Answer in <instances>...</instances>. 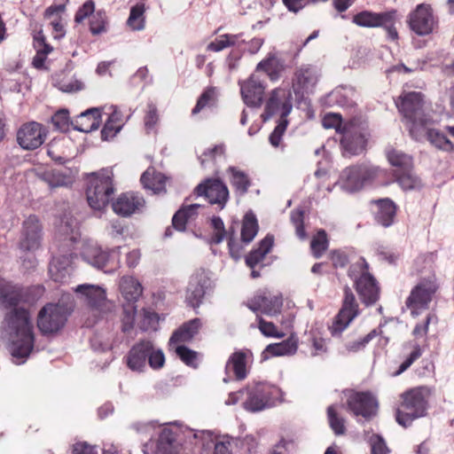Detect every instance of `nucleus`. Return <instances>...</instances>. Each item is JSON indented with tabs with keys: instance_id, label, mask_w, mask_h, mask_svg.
I'll use <instances>...</instances> for the list:
<instances>
[{
	"instance_id": "obj_17",
	"label": "nucleus",
	"mask_w": 454,
	"mask_h": 454,
	"mask_svg": "<svg viewBox=\"0 0 454 454\" xmlns=\"http://www.w3.org/2000/svg\"><path fill=\"white\" fill-rule=\"evenodd\" d=\"M43 226L39 218L30 215L22 223L20 248L24 251H35L41 246Z\"/></svg>"
},
{
	"instance_id": "obj_28",
	"label": "nucleus",
	"mask_w": 454,
	"mask_h": 454,
	"mask_svg": "<svg viewBox=\"0 0 454 454\" xmlns=\"http://www.w3.org/2000/svg\"><path fill=\"white\" fill-rule=\"evenodd\" d=\"M283 299L278 295H257L248 304V308L257 313L275 317L281 312Z\"/></svg>"
},
{
	"instance_id": "obj_47",
	"label": "nucleus",
	"mask_w": 454,
	"mask_h": 454,
	"mask_svg": "<svg viewBox=\"0 0 454 454\" xmlns=\"http://www.w3.org/2000/svg\"><path fill=\"white\" fill-rule=\"evenodd\" d=\"M241 34H223L216 37L214 41L209 43L207 46V51L218 52L226 48L235 46L239 43Z\"/></svg>"
},
{
	"instance_id": "obj_2",
	"label": "nucleus",
	"mask_w": 454,
	"mask_h": 454,
	"mask_svg": "<svg viewBox=\"0 0 454 454\" xmlns=\"http://www.w3.org/2000/svg\"><path fill=\"white\" fill-rule=\"evenodd\" d=\"M7 324L13 331L10 343L11 355L24 362L33 351L35 345V334L28 310H14L7 317Z\"/></svg>"
},
{
	"instance_id": "obj_12",
	"label": "nucleus",
	"mask_w": 454,
	"mask_h": 454,
	"mask_svg": "<svg viewBox=\"0 0 454 454\" xmlns=\"http://www.w3.org/2000/svg\"><path fill=\"white\" fill-rule=\"evenodd\" d=\"M347 410L356 417L370 420L376 416L379 410V401L371 391L348 390L347 395Z\"/></svg>"
},
{
	"instance_id": "obj_4",
	"label": "nucleus",
	"mask_w": 454,
	"mask_h": 454,
	"mask_svg": "<svg viewBox=\"0 0 454 454\" xmlns=\"http://www.w3.org/2000/svg\"><path fill=\"white\" fill-rule=\"evenodd\" d=\"M398 111L403 114L411 137L420 141L430 119L423 110L424 99L420 92L403 93L395 101Z\"/></svg>"
},
{
	"instance_id": "obj_38",
	"label": "nucleus",
	"mask_w": 454,
	"mask_h": 454,
	"mask_svg": "<svg viewBox=\"0 0 454 454\" xmlns=\"http://www.w3.org/2000/svg\"><path fill=\"white\" fill-rule=\"evenodd\" d=\"M388 163L394 168L393 171H402L414 168L413 158L403 151L390 148L386 152Z\"/></svg>"
},
{
	"instance_id": "obj_60",
	"label": "nucleus",
	"mask_w": 454,
	"mask_h": 454,
	"mask_svg": "<svg viewBox=\"0 0 454 454\" xmlns=\"http://www.w3.org/2000/svg\"><path fill=\"white\" fill-rule=\"evenodd\" d=\"M322 125L325 129H334L338 134H340L344 123L340 114L327 113L323 117Z\"/></svg>"
},
{
	"instance_id": "obj_58",
	"label": "nucleus",
	"mask_w": 454,
	"mask_h": 454,
	"mask_svg": "<svg viewBox=\"0 0 454 454\" xmlns=\"http://www.w3.org/2000/svg\"><path fill=\"white\" fill-rule=\"evenodd\" d=\"M290 221L295 229V234L301 240H305L308 234L304 227V211L301 209H294L291 211Z\"/></svg>"
},
{
	"instance_id": "obj_31",
	"label": "nucleus",
	"mask_w": 454,
	"mask_h": 454,
	"mask_svg": "<svg viewBox=\"0 0 454 454\" xmlns=\"http://www.w3.org/2000/svg\"><path fill=\"white\" fill-rule=\"evenodd\" d=\"M200 327L201 322L200 318H193L188 322L184 323L171 335L169 340V346L181 345V343L191 341L199 333Z\"/></svg>"
},
{
	"instance_id": "obj_42",
	"label": "nucleus",
	"mask_w": 454,
	"mask_h": 454,
	"mask_svg": "<svg viewBox=\"0 0 454 454\" xmlns=\"http://www.w3.org/2000/svg\"><path fill=\"white\" fill-rule=\"evenodd\" d=\"M176 441V434L170 428H163L156 443V454H173L174 444Z\"/></svg>"
},
{
	"instance_id": "obj_29",
	"label": "nucleus",
	"mask_w": 454,
	"mask_h": 454,
	"mask_svg": "<svg viewBox=\"0 0 454 454\" xmlns=\"http://www.w3.org/2000/svg\"><path fill=\"white\" fill-rule=\"evenodd\" d=\"M229 176V182L236 196L243 197L252 186V179L249 175L235 166H230L226 169Z\"/></svg>"
},
{
	"instance_id": "obj_62",
	"label": "nucleus",
	"mask_w": 454,
	"mask_h": 454,
	"mask_svg": "<svg viewBox=\"0 0 454 454\" xmlns=\"http://www.w3.org/2000/svg\"><path fill=\"white\" fill-rule=\"evenodd\" d=\"M95 12V2L93 0H87L76 11L74 14V21L79 24L82 23L86 19L90 20Z\"/></svg>"
},
{
	"instance_id": "obj_21",
	"label": "nucleus",
	"mask_w": 454,
	"mask_h": 454,
	"mask_svg": "<svg viewBox=\"0 0 454 454\" xmlns=\"http://www.w3.org/2000/svg\"><path fill=\"white\" fill-rule=\"evenodd\" d=\"M244 103L251 107H259L263 101L265 90L264 82L254 73L246 81L239 82Z\"/></svg>"
},
{
	"instance_id": "obj_39",
	"label": "nucleus",
	"mask_w": 454,
	"mask_h": 454,
	"mask_svg": "<svg viewBox=\"0 0 454 454\" xmlns=\"http://www.w3.org/2000/svg\"><path fill=\"white\" fill-rule=\"evenodd\" d=\"M120 290L127 302L135 303L142 295L143 287L133 277H123L120 282Z\"/></svg>"
},
{
	"instance_id": "obj_26",
	"label": "nucleus",
	"mask_w": 454,
	"mask_h": 454,
	"mask_svg": "<svg viewBox=\"0 0 454 454\" xmlns=\"http://www.w3.org/2000/svg\"><path fill=\"white\" fill-rule=\"evenodd\" d=\"M152 351V341L142 340L131 347L125 356L127 366L134 372H143Z\"/></svg>"
},
{
	"instance_id": "obj_27",
	"label": "nucleus",
	"mask_w": 454,
	"mask_h": 454,
	"mask_svg": "<svg viewBox=\"0 0 454 454\" xmlns=\"http://www.w3.org/2000/svg\"><path fill=\"white\" fill-rule=\"evenodd\" d=\"M84 255L91 265L106 272L113 271L119 267V254L115 251L106 252L94 247L86 251Z\"/></svg>"
},
{
	"instance_id": "obj_6",
	"label": "nucleus",
	"mask_w": 454,
	"mask_h": 454,
	"mask_svg": "<svg viewBox=\"0 0 454 454\" xmlns=\"http://www.w3.org/2000/svg\"><path fill=\"white\" fill-rule=\"evenodd\" d=\"M399 20V13L396 9H390L386 12H375L372 11H362L355 14L352 22L362 27H382L388 39L397 41L399 34L395 27L396 22Z\"/></svg>"
},
{
	"instance_id": "obj_51",
	"label": "nucleus",
	"mask_w": 454,
	"mask_h": 454,
	"mask_svg": "<svg viewBox=\"0 0 454 454\" xmlns=\"http://www.w3.org/2000/svg\"><path fill=\"white\" fill-rule=\"evenodd\" d=\"M328 246L329 240L326 231L323 229L318 230L310 241L312 255L317 259L320 258L327 250Z\"/></svg>"
},
{
	"instance_id": "obj_10",
	"label": "nucleus",
	"mask_w": 454,
	"mask_h": 454,
	"mask_svg": "<svg viewBox=\"0 0 454 454\" xmlns=\"http://www.w3.org/2000/svg\"><path fill=\"white\" fill-rule=\"evenodd\" d=\"M360 314L359 304L351 288L346 286L343 289L341 307L333 317L328 330L333 337H340L350 323Z\"/></svg>"
},
{
	"instance_id": "obj_9",
	"label": "nucleus",
	"mask_w": 454,
	"mask_h": 454,
	"mask_svg": "<svg viewBox=\"0 0 454 454\" xmlns=\"http://www.w3.org/2000/svg\"><path fill=\"white\" fill-rule=\"evenodd\" d=\"M381 172L380 168L369 163L352 165L342 170L340 181L344 189L348 192H356L372 183Z\"/></svg>"
},
{
	"instance_id": "obj_32",
	"label": "nucleus",
	"mask_w": 454,
	"mask_h": 454,
	"mask_svg": "<svg viewBox=\"0 0 454 454\" xmlns=\"http://www.w3.org/2000/svg\"><path fill=\"white\" fill-rule=\"evenodd\" d=\"M248 353L243 350L232 353L225 365L226 374L231 375L232 373L237 380H244L247 375V359Z\"/></svg>"
},
{
	"instance_id": "obj_57",
	"label": "nucleus",
	"mask_w": 454,
	"mask_h": 454,
	"mask_svg": "<svg viewBox=\"0 0 454 454\" xmlns=\"http://www.w3.org/2000/svg\"><path fill=\"white\" fill-rule=\"evenodd\" d=\"M175 352L180 360L186 365L197 368L198 367V353L184 345H176Z\"/></svg>"
},
{
	"instance_id": "obj_53",
	"label": "nucleus",
	"mask_w": 454,
	"mask_h": 454,
	"mask_svg": "<svg viewBox=\"0 0 454 454\" xmlns=\"http://www.w3.org/2000/svg\"><path fill=\"white\" fill-rule=\"evenodd\" d=\"M69 261L67 258L64 257V262H60L59 258L54 257L50 263L49 272L51 274V278L55 282H64L67 278V266L68 265Z\"/></svg>"
},
{
	"instance_id": "obj_52",
	"label": "nucleus",
	"mask_w": 454,
	"mask_h": 454,
	"mask_svg": "<svg viewBox=\"0 0 454 454\" xmlns=\"http://www.w3.org/2000/svg\"><path fill=\"white\" fill-rule=\"evenodd\" d=\"M107 15L106 11L98 10L89 20V29L93 35H98L107 31Z\"/></svg>"
},
{
	"instance_id": "obj_14",
	"label": "nucleus",
	"mask_w": 454,
	"mask_h": 454,
	"mask_svg": "<svg viewBox=\"0 0 454 454\" xmlns=\"http://www.w3.org/2000/svg\"><path fill=\"white\" fill-rule=\"evenodd\" d=\"M194 192L204 197L210 205H215L219 210L225 207L230 199L229 189L219 177L206 178L196 186Z\"/></svg>"
},
{
	"instance_id": "obj_55",
	"label": "nucleus",
	"mask_w": 454,
	"mask_h": 454,
	"mask_svg": "<svg viewBox=\"0 0 454 454\" xmlns=\"http://www.w3.org/2000/svg\"><path fill=\"white\" fill-rule=\"evenodd\" d=\"M256 320L258 323L257 327L263 336L278 339L285 337L286 333L279 330L274 323L265 320L259 315H257Z\"/></svg>"
},
{
	"instance_id": "obj_13",
	"label": "nucleus",
	"mask_w": 454,
	"mask_h": 454,
	"mask_svg": "<svg viewBox=\"0 0 454 454\" xmlns=\"http://www.w3.org/2000/svg\"><path fill=\"white\" fill-rule=\"evenodd\" d=\"M27 301V290L18 283L0 277V310L7 311L4 319L17 309H24L20 304Z\"/></svg>"
},
{
	"instance_id": "obj_8",
	"label": "nucleus",
	"mask_w": 454,
	"mask_h": 454,
	"mask_svg": "<svg viewBox=\"0 0 454 454\" xmlns=\"http://www.w3.org/2000/svg\"><path fill=\"white\" fill-rule=\"evenodd\" d=\"M340 140L342 154L345 157L359 155L366 149L369 134L356 119L344 122Z\"/></svg>"
},
{
	"instance_id": "obj_30",
	"label": "nucleus",
	"mask_w": 454,
	"mask_h": 454,
	"mask_svg": "<svg viewBox=\"0 0 454 454\" xmlns=\"http://www.w3.org/2000/svg\"><path fill=\"white\" fill-rule=\"evenodd\" d=\"M167 176L157 171L153 167H149L141 176L140 182L143 187L150 190L154 194L166 192Z\"/></svg>"
},
{
	"instance_id": "obj_36",
	"label": "nucleus",
	"mask_w": 454,
	"mask_h": 454,
	"mask_svg": "<svg viewBox=\"0 0 454 454\" xmlns=\"http://www.w3.org/2000/svg\"><path fill=\"white\" fill-rule=\"evenodd\" d=\"M297 348V340L289 337L281 342L269 344L263 350L262 356L264 359H268L270 356H290L294 355Z\"/></svg>"
},
{
	"instance_id": "obj_41",
	"label": "nucleus",
	"mask_w": 454,
	"mask_h": 454,
	"mask_svg": "<svg viewBox=\"0 0 454 454\" xmlns=\"http://www.w3.org/2000/svg\"><path fill=\"white\" fill-rule=\"evenodd\" d=\"M424 137L436 148L448 153L454 152L453 143L441 130L427 129V126H426L422 138Z\"/></svg>"
},
{
	"instance_id": "obj_18",
	"label": "nucleus",
	"mask_w": 454,
	"mask_h": 454,
	"mask_svg": "<svg viewBox=\"0 0 454 454\" xmlns=\"http://www.w3.org/2000/svg\"><path fill=\"white\" fill-rule=\"evenodd\" d=\"M47 137L46 129L36 121L24 123L17 132V142L25 150L40 147Z\"/></svg>"
},
{
	"instance_id": "obj_35",
	"label": "nucleus",
	"mask_w": 454,
	"mask_h": 454,
	"mask_svg": "<svg viewBox=\"0 0 454 454\" xmlns=\"http://www.w3.org/2000/svg\"><path fill=\"white\" fill-rule=\"evenodd\" d=\"M34 47L36 54L33 58L32 65L36 69H43L47 56L53 51V47L46 42L42 30L34 35Z\"/></svg>"
},
{
	"instance_id": "obj_24",
	"label": "nucleus",
	"mask_w": 454,
	"mask_h": 454,
	"mask_svg": "<svg viewBox=\"0 0 454 454\" xmlns=\"http://www.w3.org/2000/svg\"><path fill=\"white\" fill-rule=\"evenodd\" d=\"M318 81V74L311 65H302L294 74L293 88L295 94H304L312 91Z\"/></svg>"
},
{
	"instance_id": "obj_50",
	"label": "nucleus",
	"mask_w": 454,
	"mask_h": 454,
	"mask_svg": "<svg viewBox=\"0 0 454 454\" xmlns=\"http://www.w3.org/2000/svg\"><path fill=\"white\" fill-rule=\"evenodd\" d=\"M41 176L51 188L67 186L70 184L69 177L59 169L45 170Z\"/></svg>"
},
{
	"instance_id": "obj_5",
	"label": "nucleus",
	"mask_w": 454,
	"mask_h": 454,
	"mask_svg": "<svg viewBox=\"0 0 454 454\" xmlns=\"http://www.w3.org/2000/svg\"><path fill=\"white\" fill-rule=\"evenodd\" d=\"M86 197L90 207L95 210L105 208L115 192L114 173L102 168L87 176Z\"/></svg>"
},
{
	"instance_id": "obj_46",
	"label": "nucleus",
	"mask_w": 454,
	"mask_h": 454,
	"mask_svg": "<svg viewBox=\"0 0 454 454\" xmlns=\"http://www.w3.org/2000/svg\"><path fill=\"white\" fill-rule=\"evenodd\" d=\"M326 415L329 427L333 431V433L336 435L345 434L347 431L346 419L338 411L337 407L335 405L328 406L326 410Z\"/></svg>"
},
{
	"instance_id": "obj_64",
	"label": "nucleus",
	"mask_w": 454,
	"mask_h": 454,
	"mask_svg": "<svg viewBox=\"0 0 454 454\" xmlns=\"http://www.w3.org/2000/svg\"><path fill=\"white\" fill-rule=\"evenodd\" d=\"M159 121V114L157 107L154 104L151 103L147 105V111L144 118L145 127L146 131L149 133L153 130Z\"/></svg>"
},
{
	"instance_id": "obj_22",
	"label": "nucleus",
	"mask_w": 454,
	"mask_h": 454,
	"mask_svg": "<svg viewBox=\"0 0 454 454\" xmlns=\"http://www.w3.org/2000/svg\"><path fill=\"white\" fill-rule=\"evenodd\" d=\"M145 205L142 195L135 192L121 193L112 203L114 212L122 217H128L139 213Z\"/></svg>"
},
{
	"instance_id": "obj_48",
	"label": "nucleus",
	"mask_w": 454,
	"mask_h": 454,
	"mask_svg": "<svg viewBox=\"0 0 454 454\" xmlns=\"http://www.w3.org/2000/svg\"><path fill=\"white\" fill-rule=\"evenodd\" d=\"M258 223L253 213H247L244 216L241 227V240L250 243L258 232Z\"/></svg>"
},
{
	"instance_id": "obj_11",
	"label": "nucleus",
	"mask_w": 454,
	"mask_h": 454,
	"mask_svg": "<svg viewBox=\"0 0 454 454\" xmlns=\"http://www.w3.org/2000/svg\"><path fill=\"white\" fill-rule=\"evenodd\" d=\"M69 311L59 303H47L39 311L37 316V327L44 334H54L59 332L66 325Z\"/></svg>"
},
{
	"instance_id": "obj_20",
	"label": "nucleus",
	"mask_w": 454,
	"mask_h": 454,
	"mask_svg": "<svg viewBox=\"0 0 454 454\" xmlns=\"http://www.w3.org/2000/svg\"><path fill=\"white\" fill-rule=\"evenodd\" d=\"M292 97L290 91L283 88L274 89L266 102L264 115L266 119L274 114H279L281 120H286L287 115L292 110Z\"/></svg>"
},
{
	"instance_id": "obj_15",
	"label": "nucleus",
	"mask_w": 454,
	"mask_h": 454,
	"mask_svg": "<svg viewBox=\"0 0 454 454\" xmlns=\"http://www.w3.org/2000/svg\"><path fill=\"white\" fill-rule=\"evenodd\" d=\"M368 270L369 265L364 260L362 272L355 280V289L362 303L366 307L374 305L380 297V286Z\"/></svg>"
},
{
	"instance_id": "obj_7",
	"label": "nucleus",
	"mask_w": 454,
	"mask_h": 454,
	"mask_svg": "<svg viewBox=\"0 0 454 454\" xmlns=\"http://www.w3.org/2000/svg\"><path fill=\"white\" fill-rule=\"evenodd\" d=\"M406 23L410 30L418 36H427L437 33L439 19L432 4L421 3L407 15Z\"/></svg>"
},
{
	"instance_id": "obj_44",
	"label": "nucleus",
	"mask_w": 454,
	"mask_h": 454,
	"mask_svg": "<svg viewBox=\"0 0 454 454\" xmlns=\"http://www.w3.org/2000/svg\"><path fill=\"white\" fill-rule=\"evenodd\" d=\"M217 103V91L215 87H207L199 97L192 114L195 115L206 108H212Z\"/></svg>"
},
{
	"instance_id": "obj_23",
	"label": "nucleus",
	"mask_w": 454,
	"mask_h": 454,
	"mask_svg": "<svg viewBox=\"0 0 454 454\" xmlns=\"http://www.w3.org/2000/svg\"><path fill=\"white\" fill-rule=\"evenodd\" d=\"M208 285L209 278L204 270H199L192 275L185 297L191 307L195 309L200 305Z\"/></svg>"
},
{
	"instance_id": "obj_59",
	"label": "nucleus",
	"mask_w": 454,
	"mask_h": 454,
	"mask_svg": "<svg viewBox=\"0 0 454 454\" xmlns=\"http://www.w3.org/2000/svg\"><path fill=\"white\" fill-rule=\"evenodd\" d=\"M137 315V307L134 303L127 302L123 305V313L121 318V330L123 333H129L134 327Z\"/></svg>"
},
{
	"instance_id": "obj_25",
	"label": "nucleus",
	"mask_w": 454,
	"mask_h": 454,
	"mask_svg": "<svg viewBox=\"0 0 454 454\" xmlns=\"http://www.w3.org/2000/svg\"><path fill=\"white\" fill-rule=\"evenodd\" d=\"M370 204L375 207L372 214L374 221L378 224L384 228L393 225L397 213V206L391 199L372 200Z\"/></svg>"
},
{
	"instance_id": "obj_43",
	"label": "nucleus",
	"mask_w": 454,
	"mask_h": 454,
	"mask_svg": "<svg viewBox=\"0 0 454 454\" xmlns=\"http://www.w3.org/2000/svg\"><path fill=\"white\" fill-rule=\"evenodd\" d=\"M395 181L404 190H413L421 185L420 179L414 174L413 168L402 171H393Z\"/></svg>"
},
{
	"instance_id": "obj_45",
	"label": "nucleus",
	"mask_w": 454,
	"mask_h": 454,
	"mask_svg": "<svg viewBox=\"0 0 454 454\" xmlns=\"http://www.w3.org/2000/svg\"><path fill=\"white\" fill-rule=\"evenodd\" d=\"M405 348H410L411 352L405 358V360L399 365L396 372H394V376H398L407 371L419 358L423 355V348L415 340L408 341L404 344Z\"/></svg>"
},
{
	"instance_id": "obj_19",
	"label": "nucleus",
	"mask_w": 454,
	"mask_h": 454,
	"mask_svg": "<svg viewBox=\"0 0 454 454\" xmlns=\"http://www.w3.org/2000/svg\"><path fill=\"white\" fill-rule=\"evenodd\" d=\"M275 386L267 383L256 384L249 392L244 408L250 411H259L270 404L278 394Z\"/></svg>"
},
{
	"instance_id": "obj_1",
	"label": "nucleus",
	"mask_w": 454,
	"mask_h": 454,
	"mask_svg": "<svg viewBox=\"0 0 454 454\" xmlns=\"http://www.w3.org/2000/svg\"><path fill=\"white\" fill-rule=\"evenodd\" d=\"M415 266L416 273L420 277L405 301V305L413 317L429 309L441 287L431 261L419 257L415 261Z\"/></svg>"
},
{
	"instance_id": "obj_16",
	"label": "nucleus",
	"mask_w": 454,
	"mask_h": 454,
	"mask_svg": "<svg viewBox=\"0 0 454 454\" xmlns=\"http://www.w3.org/2000/svg\"><path fill=\"white\" fill-rule=\"evenodd\" d=\"M75 291L81 294L83 301L98 316L111 310L112 304L106 299L105 289L94 285H80Z\"/></svg>"
},
{
	"instance_id": "obj_34",
	"label": "nucleus",
	"mask_w": 454,
	"mask_h": 454,
	"mask_svg": "<svg viewBox=\"0 0 454 454\" xmlns=\"http://www.w3.org/2000/svg\"><path fill=\"white\" fill-rule=\"evenodd\" d=\"M274 238L271 235H267L263 239H262L258 247L252 250L246 256L245 262L247 266L249 268H256L257 266L262 268L264 266L262 262L265 259L267 254L272 248Z\"/></svg>"
},
{
	"instance_id": "obj_33",
	"label": "nucleus",
	"mask_w": 454,
	"mask_h": 454,
	"mask_svg": "<svg viewBox=\"0 0 454 454\" xmlns=\"http://www.w3.org/2000/svg\"><path fill=\"white\" fill-rule=\"evenodd\" d=\"M101 123V114L98 108H90L77 115L73 122L75 129L90 132L98 129Z\"/></svg>"
},
{
	"instance_id": "obj_61",
	"label": "nucleus",
	"mask_w": 454,
	"mask_h": 454,
	"mask_svg": "<svg viewBox=\"0 0 454 454\" xmlns=\"http://www.w3.org/2000/svg\"><path fill=\"white\" fill-rule=\"evenodd\" d=\"M53 126L62 132L69 129L70 119L69 112L66 109H61L56 112L51 117Z\"/></svg>"
},
{
	"instance_id": "obj_56",
	"label": "nucleus",
	"mask_w": 454,
	"mask_h": 454,
	"mask_svg": "<svg viewBox=\"0 0 454 454\" xmlns=\"http://www.w3.org/2000/svg\"><path fill=\"white\" fill-rule=\"evenodd\" d=\"M77 228L76 220L73 216H67L60 221V224L59 226V232L60 235L64 236V240L68 239L72 243L75 242V230Z\"/></svg>"
},
{
	"instance_id": "obj_3",
	"label": "nucleus",
	"mask_w": 454,
	"mask_h": 454,
	"mask_svg": "<svg viewBox=\"0 0 454 454\" xmlns=\"http://www.w3.org/2000/svg\"><path fill=\"white\" fill-rule=\"evenodd\" d=\"M430 395L431 391L426 386L411 387L402 393L395 412L396 422L408 427L414 420L425 417Z\"/></svg>"
},
{
	"instance_id": "obj_40",
	"label": "nucleus",
	"mask_w": 454,
	"mask_h": 454,
	"mask_svg": "<svg viewBox=\"0 0 454 454\" xmlns=\"http://www.w3.org/2000/svg\"><path fill=\"white\" fill-rule=\"evenodd\" d=\"M200 207V204H192L181 207L176 212L172 218L173 227L177 231H184L186 223L189 221L194 220L198 215V209Z\"/></svg>"
},
{
	"instance_id": "obj_37",
	"label": "nucleus",
	"mask_w": 454,
	"mask_h": 454,
	"mask_svg": "<svg viewBox=\"0 0 454 454\" xmlns=\"http://www.w3.org/2000/svg\"><path fill=\"white\" fill-rule=\"evenodd\" d=\"M382 333L383 331L381 329V326L374 328L363 338L355 341L348 342L345 345V348L348 352H359L363 350L367 346V344L376 337H380L379 344L385 347L388 344L389 339L387 337L383 336Z\"/></svg>"
},
{
	"instance_id": "obj_54",
	"label": "nucleus",
	"mask_w": 454,
	"mask_h": 454,
	"mask_svg": "<svg viewBox=\"0 0 454 454\" xmlns=\"http://www.w3.org/2000/svg\"><path fill=\"white\" fill-rule=\"evenodd\" d=\"M255 71H262L267 74L271 81H275L279 77L278 60L273 56L262 59L258 63Z\"/></svg>"
},
{
	"instance_id": "obj_63",
	"label": "nucleus",
	"mask_w": 454,
	"mask_h": 454,
	"mask_svg": "<svg viewBox=\"0 0 454 454\" xmlns=\"http://www.w3.org/2000/svg\"><path fill=\"white\" fill-rule=\"evenodd\" d=\"M436 324L438 317L434 313H428L423 322L418 323L412 331V335L415 338H422L427 336L428 333V326L430 323Z\"/></svg>"
},
{
	"instance_id": "obj_49",
	"label": "nucleus",
	"mask_w": 454,
	"mask_h": 454,
	"mask_svg": "<svg viewBox=\"0 0 454 454\" xmlns=\"http://www.w3.org/2000/svg\"><path fill=\"white\" fill-rule=\"evenodd\" d=\"M145 7L144 4H137L131 7L127 25L131 30L139 31L145 28Z\"/></svg>"
}]
</instances>
